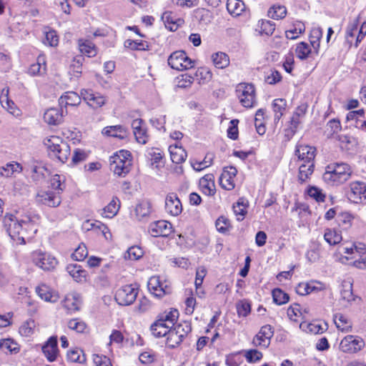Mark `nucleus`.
<instances>
[{
	"mask_svg": "<svg viewBox=\"0 0 366 366\" xmlns=\"http://www.w3.org/2000/svg\"><path fill=\"white\" fill-rule=\"evenodd\" d=\"M39 216L26 214L21 219L12 214H6L4 217V227L9 237L16 243L24 244L25 239H31L38 231Z\"/></svg>",
	"mask_w": 366,
	"mask_h": 366,
	"instance_id": "nucleus-1",
	"label": "nucleus"
},
{
	"mask_svg": "<svg viewBox=\"0 0 366 366\" xmlns=\"http://www.w3.org/2000/svg\"><path fill=\"white\" fill-rule=\"evenodd\" d=\"M350 167L345 163H332L325 168L323 180L330 185H339L347 182L351 177Z\"/></svg>",
	"mask_w": 366,
	"mask_h": 366,
	"instance_id": "nucleus-2",
	"label": "nucleus"
},
{
	"mask_svg": "<svg viewBox=\"0 0 366 366\" xmlns=\"http://www.w3.org/2000/svg\"><path fill=\"white\" fill-rule=\"evenodd\" d=\"M51 157L56 158L61 163H64L70 155V147L57 136H51L44 141Z\"/></svg>",
	"mask_w": 366,
	"mask_h": 366,
	"instance_id": "nucleus-3",
	"label": "nucleus"
},
{
	"mask_svg": "<svg viewBox=\"0 0 366 366\" xmlns=\"http://www.w3.org/2000/svg\"><path fill=\"white\" fill-rule=\"evenodd\" d=\"M110 169L119 177H125L132 167L131 153L127 150H120L109 159Z\"/></svg>",
	"mask_w": 366,
	"mask_h": 366,
	"instance_id": "nucleus-4",
	"label": "nucleus"
},
{
	"mask_svg": "<svg viewBox=\"0 0 366 366\" xmlns=\"http://www.w3.org/2000/svg\"><path fill=\"white\" fill-rule=\"evenodd\" d=\"M138 295V288L132 285H126L116 291L115 300L122 306H128L136 300Z\"/></svg>",
	"mask_w": 366,
	"mask_h": 366,
	"instance_id": "nucleus-5",
	"label": "nucleus"
},
{
	"mask_svg": "<svg viewBox=\"0 0 366 366\" xmlns=\"http://www.w3.org/2000/svg\"><path fill=\"white\" fill-rule=\"evenodd\" d=\"M168 64L174 69L182 71L194 66V61L182 51H174L168 59Z\"/></svg>",
	"mask_w": 366,
	"mask_h": 366,
	"instance_id": "nucleus-6",
	"label": "nucleus"
},
{
	"mask_svg": "<svg viewBox=\"0 0 366 366\" xmlns=\"http://www.w3.org/2000/svg\"><path fill=\"white\" fill-rule=\"evenodd\" d=\"M236 92L243 107L246 108L253 107L255 102V89L252 84H240Z\"/></svg>",
	"mask_w": 366,
	"mask_h": 366,
	"instance_id": "nucleus-7",
	"label": "nucleus"
},
{
	"mask_svg": "<svg viewBox=\"0 0 366 366\" xmlns=\"http://www.w3.org/2000/svg\"><path fill=\"white\" fill-rule=\"evenodd\" d=\"M33 262L43 270H51L58 264L56 259L51 254L41 251H35L32 253Z\"/></svg>",
	"mask_w": 366,
	"mask_h": 366,
	"instance_id": "nucleus-8",
	"label": "nucleus"
},
{
	"mask_svg": "<svg viewBox=\"0 0 366 366\" xmlns=\"http://www.w3.org/2000/svg\"><path fill=\"white\" fill-rule=\"evenodd\" d=\"M364 345L365 343L362 338L357 336L347 335L341 340L340 349L344 352L355 353L360 351Z\"/></svg>",
	"mask_w": 366,
	"mask_h": 366,
	"instance_id": "nucleus-9",
	"label": "nucleus"
},
{
	"mask_svg": "<svg viewBox=\"0 0 366 366\" xmlns=\"http://www.w3.org/2000/svg\"><path fill=\"white\" fill-rule=\"evenodd\" d=\"M149 232L153 237H168L172 232V224L165 220L152 222Z\"/></svg>",
	"mask_w": 366,
	"mask_h": 366,
	"instance_id": "nucleus-10",
	"label": "nucleus"
},
{
	"mask_svg": "<svg viewBox=\"0 0 366 366\" xmlns=\"http://www.w3.org/2000/svg\"><path fill=\"white\" fill-rule=\"evenodd\" d=\"M81 97L93 109L102 107L107 102L106 97L103 95L99 93L94 94L92 91L88 89H81Z\"/></svg>",
	"mask_w": 366,
	"mask_h": 366,
	"instance_id": "nucleus-11",
	"label": "nucleus"
},
{
	"mask_svg": "<svg viewBox=\"0 0 366 366\" xmlns=\"http://www.w3.org/2000/svg\"><path fill=\"white\" fill-rule=\"evenodd\" d=\"M165 209L172 216H178L182 212V205L177 194L174 192L169 193L165 199Z\"/></svg>",
	"mask_w": 366,
	"mask_h": 366,
	"instance_id": "nucleus-12",
	"label": "nucleus"
},
{
	"mask_svg": "<svg viewBox=\"0 0 366 366\" xmlns=\"http://www.w3.org/2000/svg\"><path fill=\"white\" fill-rule=\"evenodd\" d=\"M148 289L155 296L161 297L171 292V288L161 282L159 277L153 276L148 281Z\"/></svg>",
	"mask_w": 366,
	"mask_h": 366,
	"instance_id": "nucleus-13",
	"label": "nucleus"
},
{
	"mask_svg": "<svg viewBox=\"0 0 366 366\" xmlns=\"http://www.w3.org/2000/svg\"><path fill=\"white\" fill-rule=\"evenodd\" d=\"M273 336V330L270 325H266L261 327L259 333L254 337L253 342L257 346L267 348L270 344V339Z\"/></svg>",
	"mask_w": 366,
	"mask_h": 366,
	"instance_id": "nucleus-14",
	"label": "nucleus"
},
{
	"mask_svg": "<svg viewBox=\"0 0 366 366\" xmlns=\"http://www.w3.org/2000/svg\"><path fill=\"white\" fill-rule=\"evenodd\" d=\"M81 303V297L77 293L68 294L61 302L62 307L66 310L67 314L79 310Z\"/></svg>",
	"mask_w": 366,
	"mask_h": 366,
	"instance_id": "nucleus-15",
	"label": "nucleus"
},
{
	"mask_svg": "<svg viewBox=\"0 0 366 366\" xmlns=\"http://www.w3.org/2000/svg\"><path fill=\"white\" fill-rule=\"evenodd\" d=\"M41 349L48 361H55L59 354L56 337H51Z\"/></svg>",
	"mask_w": 366,
	"mask_h": 366,
	"instance_id": "nucleus-16",
	"label": "nucleus"
},
{
	"mask_svg": "<svg viewBox=\"0 0 366 366\" xmlns=\"http://www.w3.org/2000/svg\"><path fill=\"white\" fill-rule=\"evenodd\" d=\"M64 112L62 107L48 109L44 114V120L50 125H58L63 122Z\"/></svg>",
	"mask_w": 366,
	"mask_h": 366,
	"instance_id": "nucleus-17",
	"label": "nucleus"
},
{
	"mask_svg": "<svg viewBox=\"0 0 366 366\" xmlns=\"http://www.w3.org/2000/svg\"><path fill=\"white\" fill-rule=\"evenodd\" d=\"M37 197L42 204L49 207H58L61 202L59 194L54 192H41L37 194Z\"/></svg>",
	"mask_w": 366,
	"mask_h": 366,
	"instance_id": "nucleus-18",
	"label": "nucleus"
},
{
	"mask_svg": "<svg viewBox=\"0 0 366 366\" xmlns=\"http://www.w3.org/2000/svg\"><path fill=\"white\" fill-rule=\"evenodd\" d=\"M164 157L163 152L159 148H150L147 150V157L151 162V165L157 169H161L164 164L162 161Z\"/></svg>",
	"mask_w": 366,
	"mask_h": 366,
	"instance_id": "nucleus-19",
	"label": "nucleus"
},
{
	"mask_svg": "<svg viewBox=\"0 0 366 366\" xmlns=\"http://www.w3.org/2000/svg\"><path fill=\"white\" fill-rule=\"evenodd\" d=\"M199 187L204 194L212 196L215 193L214 177L212 174L204 175L199 180Z\"/></svg>",
	"mask_w": 366,
	"mask_h": 366,
	"instance_id": "nucleus-20",
	"label": "nucleus"
},
{
	"mask_svg": "<svg viewBox=\"0 0 366 366\" xmlns=\"http://www.w3.org/2000/svg\"><path fill=\"white\" fill-rule=\"evenodd\" d=\"M102 134L107 137L124 139L127 137V129L122 125L108 126L103 129Z\"/></svg>",
	"mask_w": 366,
	"mask_h": 366,
	"instance_id": "nucleus-21",
	"label": "nucleus"
},
{
	"mask_svg": "<svg viewBox=\"0 0 366 366\" xmlns=\"http://www.w3.org/2000/svg\"><path fill=\"white\" fill-rule=\"evenodd\" d=\"M66 271L70 276L77 282L86 281V271L78 264H70L66 267Z\"/></svg>",
	"mask_w": 366,
	"mask_h": 366,
	"instance_id": "nucleus-22",
	"label": "nucleus"
},
{
	"mask_svg": "<svg viewBox=\"0 0 366 366\" xmlns=\"http://www.w3.org/2000/svg\"><path fill=\"white\" fill-rule=\"evenodd\" d=\"M316 149L307 145L299 146V162L314 163Z\"/></svg>",
	"mask_w": 366,
	"mask_h": 366,
	"instance_id": "nucleus-23",
	"label": "nucleus"
},
{
	"mask_svg": "<svg viewBox=\"0 0 366 366\" xmlns=\"http://www.w3.org/2000/svg\"><path fill=\"white\" fill-rule=\"evenodd\" d=\"M81 102V97L74 92H65L59 99V106H77Z\"/></svg>",
	"mask_w": 366,
	"mask_h": 366,
	"instance_id": "nucleus-24",
	"label": "nucleus"
},
{
	"mask_svg": "<svg viewBox=\"0 0 366 366\" xmlns=\"http://www.w3.org/2000/svg\"><path fill=\"white\" fill-rule=\"evenodd\" d=\"M171 325L163 322L162 320H157L150 327L152 335L156 337H167Z\"/></svg>",
	"mask_w": 366,
	"mask_h": 366,
	"instance_id": "nucleus-25",
	"label": "nucleus"
},
{
	"mask_svg": "<svg viewBox=\"0 0 366 366\" xmlns=\"http://www.w3.org/2000/svg\"><path fill=\"white\" fill-rule=\"evenodd\" d=\"M46 66L44 56L39 55L36 59V62L29 66L28 74L31 76L41 75L46 72Z\"/></svg>",
	"mask_w": 366,
	"mask_h": 366,
	"instance_id": "nucleus-26",
	"label": "nucleus"
},
{
	"mask_svg": "<svg viewBox=\"0 0 366 366\" xmlns=\"http://www.w3.org/2000/svg\"><path fill=\"white\" fill-rule=\"evenodd\" d=\"M169 150L173 163L179 164L185 161L187 156V152L182 147L170 146Z\"/></svg>",
	"mask_w": 366,
	"mask_h": 366,
	"instance_id": "nucleus-27",
	"label": "nucleus"
},
{
	"mask_svg": "<svg viewBox=\"0 0 366 366\" xmlns=\"http://www.w3.org/2000/svg\"><path fill=\"white\" fill-rule=\"evenodd\" d=\"M84 60V58L82 55L76 56L72 61L71 64L70 65L69 73L72 78L78 79L80 77L81 74V66L82 63Z\"/></svg>",
	"mask_w": 366,
	"mask_h": 366,
	"instance_id": "nucleus-28",
	"label": "nucleus"
},
{
	"mask_svg": "<svg viewBox=\"0 0 366 366\" xmlns=\"http://www.w3.org/2000/svg\"><path fill=\"white\" fill-rule=\"evenodd\" d=\"M227 9L234 16L240 15L245 9V5L242 0H227Z\"/></svg>",
	"mask_w": 366,
	"mask_h": 366,
	"instance_id": "nucleus-29",
	"label": "nucleus"
},
{
	"mask_svg": "<svg viewBox=\"0 0 366 366\" xmlns=\"http://www.w3.org/2000/svg\"><path fill=\"white\" fill-rule=\"evenodd\" d=\"M248 207V202L244 198H239L237 203L233 205V211L237 216L238 221L244 219L247 214V207Z\"/></svg>",
	"mask_w": 366,
	"mask_h": 366,
	"instance_id": "nucleus-30",
	"label": "nucleus"
},
{
	"mask_svg": "<svg viewBox=\"0 0 366 366\" xmlns=\"http://www.w3.org/2000/svg\"><path fill=\"white\" fill-rule=\"evenodd\" d=\"M333 319L339 330L348 332L352 329V322L345 315L337 313L334 315Z\"/></svg>",
	"mask_w": 366,
	"mask_h": 366,
	"instance_id": "nucleus-31",
	"label": "nucleus"
},
{
	"mask_svg": "<svg viewBox=\"0 0 366 366\" xmlns=\"http://www.w3.org/2000/svg\"><path fill=\"white\" fill-rule=\"evenodd\" d=\"M162 19L164 21L165 26L170 31H176L177 28L183 23V20L173 16L171 12H164Z\"/></svg>",
	"mask_w": 366,
	"mask_h": 366,
	"instance_id": "nucleus-32",
	"label": "nucleus"
},
{
	"mask_svg": "<svg viewBox=\"0 0 366 366\" xmlns=\"http://www.w3.org/2000/svg\"><path fill=\"white\" fill-rule=\"evenodd\" d=\"M314 163L299 162V180L305 182L313 173Z\"/></svg>",
	"mask_w": 366,
	"mask_h": 366,
	"instance_id": "nucleus-33",
	"label": "nucleus"
},
{
	"mask_svg": "<svg viewBox=\"0 0 366 366\" xmlns=\"http://www.w3.org/2000/svg\"><path fill=\"white\" fill-rule=\"evenodd\" d=\"M296 115H297V113L294 112L290 122H288L284 129L285 141H290L296 132L297 128V118L295 117Z\"/></svg>",
	"mask_w": 366,
	"mask_h": 366,
	"instance_id": "nucleus-34",
	"label": "nucleus"
},
{
	"mask_svg": "<svg viewBox=\"0 0 366 366\" xmlns=\"http://www.w3.org/2000/svg\"><path fill=\"white\" fill-rule=\"evenodd\" d=\"M194 76L199 84H205L211 81L212 73L207 67H200L196 71Z\"/></svg>",
	"mask_w": 366,
	"mask_h": 366,
	"instance_id": "nucleus-35",
	"label": "nucleus"
},
{
	"mask_svg": "<svg viewBox=\"0 0 366 366\" xmlns=\"http://www.w3.org/2000/svg\"><path fill=\"white\" fill-rule=\"evenodd\" d=\"M137 217L141 220L151 213V203L147 200H142L135 207Z\"/></svg>",
	"mask_w": 366,
	"mask_h": 366,
	"instance_id": "nucleus-36",
	"label": "nucleus"
},
{
	"mask_svg": "<svg viewBox=\"0 0 366 366\" xmlns=\"http://www.w3.org/2000/svg\"><path fill=\"white\" fill-rule=\"evenodd\" d=\"M36 292L41 299L46 302H56L59 299V296L51 293L46 285L38 287Z\"/></svg>",
	"mask_w": 366,
	"mask_h": 366,
	"instance_id": "nucleus-37",
	"label": "nucleus"
},
{
	"mask_svg": "<svg viewBox=\"0 0 366 366\" xmlns=\"http://www.w3.org/2000/svg\"><path fill=\"white\" fill-rule=\"evenodd\" d=\"M299 328L306 332H310L313 334H321L327 329V324H325V327H323L321 325L317 323L306 322L300 324Z\"/></svg>",
	"mask_w": 366,
	"mask_h": 366,
	"instance_id": "nucleus-38",
	"label": "nucleus"
},
{
	"mask_svg": "<svg viewBox=\"0 0 366 366\" xmlns=\"http://www.w3.org/2000/svg\"><path fill=\"white\" fill-rule=\"evenodd\" d=\"M214 65L218 69H224L229 64L227 54L223 52H217L212 56Z\"/></svg>",
	"mask_w": 366,
	"mask_h": 366,
	"instance_id": "nucleus-39",
	"label": "nucleus"
},
{
	"mask_svg": "<svg viewBox=\"0 0 366 366\" xmlns=\"http://www.w3.org/2000/svg\"><path fill=\"white\" fill-rule=\"evenodd\" d=\"M325 240L330 245H335L342 241V235L335 229L327 228L324 234Z\"/></svg>",
	"mask_w": 366,
	"mask_h": 366,
	"instance_id": "nucleus-40",
	"label": "nucleus"
},
{
	"mask_svg": "<svg viewBox=\"0 0 366 366\" xmlns=\"http://www.w3.org/2000/svg\"><path fill=\"white\" fill-rule=\"evenodd\" d=\"M195 18L201 23L204 24H209L213 19V15L210 11L203 8H199L194 11Z\"/></svg>",
	"mask_w": 366,
	"mask_h": 366,
	"instance_id": "nucleus-41",
	"label": "nucleus"
},
{
	"mask_svg": "<svg viewBox=\"0 0 366 366\" xmlns=\"http://www.w3.org/2000/svg\"><path fill=\"white\" fill-rule=\"evenodd\" d=\"M22 169V166L19 163H9L1 169L0 174L6 177H9L15 172L20 173Z\"/></svg>",
	"mask_w": 366,
	"mask_h": 366,
	"instance_id": "nucleus-42",
	"label": "nucleus"
},
{
	"mask_svg": "<svg viewBox=\"0 0 366 366\" xmlns=\"http://www.w3.org/2000/svg\"><path fill=\"white\" fill-rule=\"evenodd\" d=\"M286 101L283 99H276L273 101L272 107L274 113V121H279L285 110Z\"/></svg>",
	"mask_w": 366,
	"mask_h": 366,
	"instance_id": "nucleus-43",
	"label": "nucleus"
},
{
	"mask_svg": "<svg viewBox=\"0 0 366 366\" xmlns=\"http://www.w3.org/2000/svg\"><path fill=\"white\" fill-rule=\"evenodd\" d=\"M183 340V338L180 337L179 334L172 327L169 329V331L167 335L166 345L168 347L174 348L179 345Z\"/></svg>",
	"mask_w": 366,
	"mask_h": 366,
	"instance_id": "nucleus-44",
	"label": "nucleus"
},
{
	"mask_svg": "<svg viewBox=\"0 0 366 366\" xmlns=\"http://www.w3.org/2000/svg\"><path fill=\"white\" fill-rule=\"evenodd\" d=\"M120 207L119 200L117 197H113L111 202L104 208L106 217L112 218L117 214Z\"/></svg>",
	"mask_w": 366,
	"mask_h": 366,
	"instance_id": "nucleus-45",
	"label": "nucleus"
},
{
	"mask_svg": "<svg viewBox=\"0 0 366 366\" xmlns=\"http://www.w3.org/2000/svg\"><path fill=\"white\" fill-rule=\"evenodd\" d=\"M287 14L286 8L284 6L274 5L268 11V16L274 19H283Z\"/></svg>",
	"mask_w": 366,
	"mask_h": 366,
	"instance_id": "nucleus-46",
	"label": "nucleus"
},
{
	"mask_svg": "<svg viewBox=\"0 0 366 366\" xmlns=\"http://www.w3.org/2000/svg\"><path fill=\"white\" fill-rule=\"evenodd\" d=\"M351 193L357 196L360 199H366V185L363 182H353L350 184Z\"/></svg>",
	"mask_w": 366,
	"mask_h": 366,
	"instance_id": "nucleus-47",
	"label": "nucleus"
},
{
	"mask_svg": "<svg viewBox=\"0 0 366 366\" xmlns=\"http://www.w3.org/2000/svg\"><path fill=\"white\" fill-rule=\"evenodd\" d=\"M44 34L45 35V39L44 41V44H47L48 46H58L59 36L56 31L50 29H45Z\"/></svg>",
	"mask_w": 366,
	"mask_h": 366,
	"instance_id": "nucleus-48",
	"label": "nucleus"
},
{
	"mask_svg": "<svg viewBox=\"0 0 366 366\" xmlns=\"http://www.w3.org/2000/svg\"><path fill=\"white\" fill-rule=\"evenodd\" d=\"M258 27L262 34L269 36L273 34L275 29V24L269 20H261L259 21Z\"/></svg>",
	"mask_w": 366,
	"mask_h": 366,
	"instance_id": "nucleus-49",
	"label": "nucleus"
},
{
	"mask_svg": "<svg viewBox=\"0 0 366 366\" xmlns=\"http://www.w3.org/2000/svg\"><path fill=\"white\" fill-rule=\"evenodd\" d=\"M317 283L318 282L315 281L299 283V295L304 296L317 291L318 288L315 286Z\"/></svg>",
	"mask_w": 366,
	"mask_h": 366,
	"instance_id": "nucleus-50",
	"label": "nucleus"
},
{
	"mask_svg": "<svg viewBox=\"0 0 366 366\" xmlns=\"http://www.w3.org/2000/svg\"><path fill=\"white\" fill-rule=\"evenodd\" d=\"M215 226L217 231L222 234H226L232 228L229 219L224 216L219 217L216 220Z\"/></svg>",
	"mask_w": 366,
	"mask_h": 366,
	"instance_id": "nucleus-51",
	"label": "nucleus"
},
{
	"mask_svg": "<svg viewBox=\"0 0 366 366\" xmlns=\"http://www.w3.org/2000/svg\"><path fill=\"white\" fill-rule=\"evenodd\" d=\"M179 317V312L176 309L171 310L168 312L162 314L158 320H162L163 322L167 323L171 325V328L174 326L175 322Z\"/></svg>",
	"mask_w": 366,
	"mask_h": 366,
	"instance_id": "nucleus-52",
	"label": "nucleus"
},
{
	"mask_svg": "<svg viewBox=\"0 0 366 366\" xmlns=\"http://www.w3.org/2000/svg\"><path fill=\"white\" fill-rule=\"evenodd\" d=\"M67 359L72 362L83 363L86 361L83 351L79 349L69 351L67 353Z\"/></svg>",
	"mask_w": 366,
	"mask_h": 366,
	"instance_id": "nucleus-53",
	"label": "nucleus"
},
{
	"mask_svg": "<svg viewBox=\"0 0 366 366\" xmlns=\"http://www.w3.org/2000/svg\"><path fill=\"white\" fill-rule=\"evenodd\" d=\"M236 308L238 315L242 317H247L251 311L250 303L247 300H242L237 302Z\"/></svg>",
	"mask_w": 366,
	"mask_h": 366,
	"instance_id": "nucleus-54",
	"label": "nucleus"
},
{
	"mask_svg": "<svg viewBox=\"0 0 366 366\" xmlns=\"http://www.w3.org/2000/svg\"><path fill=\"white\" fill-rule=\"evenodd\" d=\"M0 349L5 352L16 353L19 352L16 343L11 339L1 340L0 341Z\"/></svg>",
	"mask_w": 366,
	"mask_h": 366,
	"instance_id": "nucleus-55",
	"label": "nucleus"
},
{
	"mask_svg": "<svg viewBox=\"0 0 366 366\" xmlns=\"http://www.w3.org/2000/svg\"><path fill=\"white\" fill-rule=\"evenodd\" d=\"M177 79V86L179 88L189 87L194 81V76L189 73L182 74Z\"/></svg>",
	"mask_w": 366,
	"mask_h": 366,
	"instance_id": "nucleus-56",
	"label": "nucleus"
},
{
	"mask_svg": "<svg viewBox=\"0 0 366 366\" xmlns=\"http://www.w3.org/2000/svg\"><path fill=\"white\" fill-rule=\"evenodd\" d=\"M143 255L142 249L138 246H132L129 247L124 254L125 259L131 260H137Z\"/></svg>",
	"mask_w": 366,
	"mask_h": 366,
	"instance_id": "nucleus-57",
	"label": "nucleus"
},
{
	"mask_svg": "<svg viewBox=\"0 0 366 366\" xmlns=\"http://www.w3.org/2000/svg\"><path fill=\"white\" fill-rule=\"evenodd\" d=\"M273 300L277 305H282L289 301V295L282 290L277 288L272 291Z\"/></svg>",
	"mask_w": 366,
	"mask_h": 366,
	"instance_id": "nucleus-58",
	"label": "nucleus"
},
{
	"mask_svg": "<svg viewBox=\"0 0 366 366\" xmlns=\"http://www.w3.org/2000/svg\"><path fill=\"white\" fill-rule=\"evenodd\" d=\"M180 335L182 338H184L192 331V325L188 321H184L178 324L173 328Z\"/></svg>",
	"mask_w": 366,
	"mask_h": 366,
	"instance_id": "nucleus-59",
	"label": "nucleus"
},
{
	"mask_svg": "<svg viewBox=\"0 0 366 366\" xmlns=\"http://www.w3.org/2000/svg\"><path fill=\"white\" fill-rule=\"evenodd\" d=\"M219 184L222 187L227 190H232L234 188V182L232 178L228 177L227 172H222L219 177Z\"/></svg>",
	"mask_w": 366,
	"mask_h": 366,
	"instance_id": "nucleus-60",
	"label": "nucleus"
},
{
	"mask_svg": "<svg viewBox=\"0 0 366 366\" xmlns=\"http://www.w3.org/2000/svg\"><path fill=\"white\" fill-rule=\"evenodd\" d=\"M35 322L33 320H27L19 327V333L25 337H29L34 332Z\"/></svg>",
	"mask_w": 366,
	"mask_h": 366,
	"instance_id": "nucleus-61",
	"label": "nucleus"
},
{
	"mask_svg": "<svg viewBox=\"0 0 366 366\" xmlns=\"http://www.w3.org/2000/svg\"><path fill=\"white\" fill-rule=\"evenodd\" d=\"M282 79V76L280 73L277 70H270L265 76H264V81L268 84H275L280 81Z\"/></svg>",
	"mask_w": 366,
	"mask_h": 366,
	"instance_id": "nucleus-62",
	"label": "nucleus"
},
{
	"mask_svg": "<svg viewBox=\"0 0 366 366\" xmlns=\"http://www.w3.org/2000/svg\"><path fill=\"white\" fill-rule=\"evenodd\" d=\"M88 255V251L85 244H80L72 254V258L76 261H82Z\"/></svg>",
	"mask_w": 366,
	"mask_h": 366,
	"instance_id": "nucleus-63",
	"label": "nucleus"
},
{
	"mask_svg": "<svg viewBox=\"0 0 366 366\" xmlns=\"http://www.w3.org/2000/svg\"><path fill=\"white\" fill-rule=\"evenodd\" d=\"M87 158L86 153L81 149H76L74 151V154L71 158V164L73 165H76L82 162H84Z\"/></svg>",
	"mask_w": 366,
	"mask_h": 366,
	"instance_id": "nucleus-64",
	"label": "nucleus"
}]
</instances>
